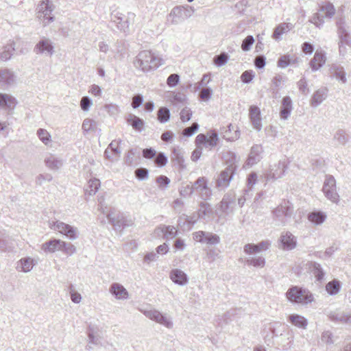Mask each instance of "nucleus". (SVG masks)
Segmentation results:
<instances>
[{"instance_id": "1", "label": "nucleus", "mask_w": 351, "mask_h": 351, "mask_svg": "<svg viewBox=\"0 0 351 351\" xmlns=\"http://www.w3.org/2000/svg\"><path fill=\"white\" fill-rule=\"evenodd\" d=\"M133 63L137 69L149 72L162 65L163 60L151 51L143 50L138 53Z\"/></svg>"}, {"instance_id": "2", "label": "nucleus", "mask_w": 351, "mask_h": 351, "mask_svg": "<svg viewBox=\"0 0 351 351\" xmlns=\"http://www.w3.org/2000/svg\"><path fill=\"white\" fill-rule=\"evenodd\" d=\"M229 158L227 160V167L221 171L217 180V185L218 187L226 188L229 186L230 182L233 178L237 171V165H236V155L234 152H227Z\"/></svg>"}, {"instance_id": "3", "label": "nucleus", "mask_w": 351, "mask_h": 351, "mask_svg": "<svg viewBox=\"0 0 351 351\" xmlns=\"http://www.w3.org/2000/svg\"><path fill=\"white\" fill-rule=\"evenodd\" d=\"M293 207L289 201L284 200L280 205L272 210V217L277 225L285 226L288 219H291Z\"/></svg>"}, {"instance_id": "4", "label": "nucleus", "mask_w": 351, "mask_h": 351, "mask_svg": "<svg viewBox=\"0 0 351 351\" xmlns=\"http://www.w3.org/2000/svg\"><path fill=\"white\" fill-rule=\"evenodd\" d=\"M322 191L328 199L333 203H338L339 195L337 192L336 180L333 176L326 175Z\"/></svg>"}, {"instance_id": "5", "label": "nucleus", "mask_w": 351, "mask_h": 351, "mask_svg": "<svg viewBox=\"0 0 351 351\" xmlns=\"http://www.w3.org/2000/svg\"><path fill=\"white\" fill-rule=\"evenodd\" d=\"M286 295L291 302H295L302 304H307L313 300V297L311 294H306L304 291L297 287H290Z\"/></svg>"}, {"instance_id": "6", "label": "nucleus", "mask_w": 351, "mask_h": 351, "mask_svg": "<svg viewBox=\"0 0 351 351\" xmlns=\"http://www.w3.org/2000/svg\"><path fill=\"white\" fill-rule=\"evenodd\" d=\"M49 226L51 229L57 230L62 234L65 235L70 240L73 241L78 237L77 229L62 221H52L49 222Z\"/></svg>"}, {"instance_id": "7", "label": "nucleus", "mask_w": 351, "mask_h": 351, "mask_svg": "<svg viewBox=\"0 0 351 351\" xmlns=\"http://www.w3.org/2000/svg\"><path fill=\"white\" fill-rule=\"evenodd\" d=\"M193 10L189 5L176 6L169 14V21L171 22H179L186 20L193 14Z\"/></svg>"}, {"instance_id": "8", "label": "nucleus", "mask_w": 351, "mask_h": 351, "mask_svg": "<svg viewBox=\"0 0 351 351\" xmlns=\"http://www.w3.org/2000/svg\"><path fill=\"white\" fill-rule=\"evenodd\" d=\"M143 314L149 319L154 321L168 328L173 327V322L171 319L156 309L145 310Z\"/></svg>"}, {"instance_id": "9", "label": "nucleus", "mask_w": 351, "mask_h": 351, "mask_svg": "<svg viewBox=\"0 0 351 351\" xmlns=\"http://www.w3.org/2000/svg\"><path fill=\"white\" fill-rule=\"evenodd\" d=\"M53 10L52 3L49 0H43L38 5L37 18L40 21H52L53 16H52V11Z\"/></svg>"}, {"instance_id": "10", "label": "nucleus", "mask_w": 351, "mask_h": 351, "mask_svg": "<svg viewBox=\"0 0 351 351\" xmlns=\"http://www.w3.org/2000/svg\"><path fill=\"white\" fill-rule=\"evenodd\" d=\"M297 245V238L290 232H282L278 241V246L283 250H292Z\"/></svg>"}, {"instance_id": "11", "label": "nucleus", "mask_w": 351, "mask_h": 351, "mask_svg": "<svg viewBox=\"0 0 351 351\" xmlns=\"http://www.w3.org/2000/svg\"><path fill=\"white\" fill-rule=\"evenodd\" d=\"M191 186L194 192L198 193L204 200L209 199L212 195V191L208 186V181L205 177H199Z\"/></svg>"}, {"instance_id": "12", "label": "nucleus", "mask_w": 351, "mask_h": 351, "mask_svg": "<svg viewBox=\"0 0 351 351\" xmlns=\"http://www.w3.org/2000/svg\"><path fill=\"white\" fill-rule=\"evenodd\" d=\"M343 25L344 23H339L337 29L338 36L339 38V54L341 56H344L346 53V45H350L351 43V37L350 36V33L348 32Z\"/></svg>"}, {"instance_id": "13", "label": "nucleus", "mask_w": 351, "mask_h": 351, "mask_svg": "<svg viewBox=\"0 0 351 351\" xmlns=\"http://www.w3.org/2000/svg\"><path fill=\"white\" fill-rule=\"evenodd\" d=\"M34 51L36 54H45L51 56L54 53V46L50 39L43 37L35 45Z\"/></svg>"}, {"instance_id": "14", "label": "nucleus", "mask_w": 351, "mask_h": 351, "mask_svg": "<svg viewBox=\"0 0 351 351\" xmlns=\"http://www.w3.org/2000/svg\"><path fill=\"white\" fill-rule=\"evenodd\" d=\"M328 317L330 320L341 324H347L351 323V311L348 312H344L339 309H336L335 311H330Z\"/></svg>"}, {"instance_id": "15", "label": "nucleus", "mask_w": 351, "mask_h": 351, "mask_svg": "<svg viewBox=\"0 0 351 351\" xmlns=\"http://www.w3.org/2000/svg\"><path fill=\"white\" fill-rule=\"evenodd\" d=\"M249 117L253 125V128L261 131L262 129V119L261 117V110L257 106H251L249 109Z\"/></svg>"}, {"instance_id": "16", "label": "nucleus", "mask_w": 351, "mask_h": 351, "mask_svg": "<svg viewBox=\"0 0 351 351\" xmlns=\"http://www.w3.org/2000/svg\"><path fill=\"white\" fill-rule=\"evenodd\" d=\"M234 204V197L231 194H226L220 202L219 208L223 214L228 215L233 212Z\"/></svg>"}, {"instance_id": "17", "label": "nucleus", "mask_w": 351, "mask_h": 351, "mask_svg": "<svg viewBox=\"0 0 351 351\" xmlns=\"http://www.w3.org/2000/svg\"><path fill=\"white\" fill-rule=\"evenodd\" d=\"M293 110L292 100L289 96L282 98L280 108V117L281 119L287 120L290 116Z\"/></svg>"}, {"instance_id": "18", "label": "nucleus", "mask_w": 351, "mask_h": 351, "mask_svg": "<svg viewBox=\"0 0 351 351\" xmlns=\"http://www.w3.org/2000/svg\"><path fill=\"white\" fill-rule=\"evenodd\" d=\"M287 169L285 161H279L278 163L272 167L270 173L267 175V180H277L282 178Z\"/></svg>"}, {"instance_id": "19", "label": "nucleus", "mask_w": 351, "mask_h": 351, "mask_svg": "<svg viewBox=\"0 0 351 351\" xmlns=\"http://www.w3.org/2000/svg\"><path fill=\"white\" fill-rule=\"evenodd\" d=\"M170 278L175 284L180 286L186 285L189 282L186 274L179 269H174L171 271Z\"/></svg>"}, {"instance_id": "20", "label": "nucleus", "mask_w": 351, "mask_h": 351, "mask_svg": "<svg viewBox=\"0 0 351 351\" xmlns=\"http://www.w3.org/2000/svg\"><path fill=\"white\" fill-rule=\"evenodd\" d=\"M110 293L118 300L126 299L128 297V292L121 284L114 282L110 287Z\"/></svg>"}, {"instance_id": "21", "label": "nucleus", "mask_w": 351, "mask_h": 351, "mask_svg": "<svg viewBox=\"0 0 351 351\" xmlns=\"http://www.w3.org/2000/svg\"><path fill=\"white\" fill-rule=\"evenodd\" d=\"M308 268L314 275L317 282H322L324 280L326 273L319 263L311 261L308 263Z\"/></svg>"}, {"instance_id": "22", "label": "nucleus", "mask_w": 351, "mask_h": 351, "mask_svg": "<svg viewBox=\"0 0 351 351\" xmlns=\"http://www.w3.org/2000/svg\"><path fill=\"white\" fill-rule=\"evenodd\" d=\"M330 75L332 77H335L337 80L342 83H346L347 81L346 77V72L343 66L339 64H333L329 69Z\"/></svg>"}, {"instance_id": "23", "label": "nucleus", "mask_w": 351, "mask_h": 351, "mask_svg": "<svg viewBox=\"0 0 351 351\" xmlns=\"http://www.w3.org/2000/svg\"><path fill=\"white\" fill-rule=\"evenodd\" d=\"M122 214L117 213L115 214L114 212L111 211L107 215V219L108 222L114 227L116 230H121L124 228V225H123V219H122Z\"/></svg>"}, {"instance_id": "24", "label": "nucleus", "mask_w": 351, "mask_h": 351, "mask_svg": "<svg viewBox=\"0 0 351 351\" xmlns=\"http://www.w3.org/2000/svg\"><path fill=\"white\" fill-rule=\"evenodd\" d=\"M326 62L325 54L321 51H316L310 61V66L313 71L319 70Z\"/></svg>"}, {"instance_id": "25", "label": "nucleus", "mask_w": 351, "mask_h": 351, "mask_svg": "<svg viewBox=\"0 0 351 351\" xmlns=\"http://www.w3.org/2000/svg\"><path fill=\"white\" fill-rule=\"evenodd\" d=\"M125 119L127 123L136 131L141 132L144 130L145 121L140 117L133 114H129Z\"/></svg>"}, {"instance_id": "26", "label": "nucleus", "mask_w": 351, "mask_h": 351, "mask_svg": "<svg viewBox=\"0 0 351 351\" xmlns=\"http://www.w3.org/2000/svg\"><path fill=\"white\" fill-rule=\"evenodd\" d=\"M319 14L321 17L330 19L335 14V8L333 4L328 1H324L319 5Z\"/></svg>"}, {"instance_id": "27", "label": "nucleus", "mask_w": 351, "mask_h": 351, "mask_svg": "<svg viewBox=\"0 0 351 351\" xmlns=\"http://www.w3.org/2000/svg\"><path fill=\"white\" fill-rule=\"evenodd\" d=\"M60 239H51L42 244L41 250L46 253H53L56 251H60Z\"/></svg>"}, {"instance_id": "28", "label": "nucleus", "mask_w": 351, "mask_h": 351, "mask_svg": "<svg viewBox=\"0 0 351 351\" xmlns=\"http://www.w3.org/2000/svg\"><path fill=\"white\" fill-rule=\"evenodd\" d=\"M16 104L17 101L14 97L5 93H0V107L14 109Z\"/></svg>"}, {"instance_id": "29", "label": "nucleus", "mask_w": 351, "mask_h": 351, "mask_svg": "<svg viewBox=\"0 0 351 351\" xmlns=\"http://www.w3.org/2000/svg\"><path fill=\"white\" fill-rule=\"evenodd\" d=\"M14 82V75L10 69L5 68L0 70V84L10 85Z\"/></svg>"}, {"instance_id": "30", "label": "nucleus", "mask_w": 351, "mask_h": 351, "mask_svg": "<svg viewBox=\"0 0 351 351\" xmlns=\"http://www.w3.org/2000/svg\"><path fill=\"white\" fill-rule=\"evenodd\" d=\"M140 149L137 148L129 149L125 157V163L128 166H132L134 163H137V160L140 158Z\"/></svg>"}, {"instance_id": "31", "label": "nucleus", "mask_w": 351, "mask_h": 351, "mask_svg": "<svg viewBox=\"0 0 351 351\" xmlns=\"http://www.w3.org/2000/svg\"><path fill=\"white\" fill-rule=\"evenodd\" d=\"M293 27V23H280L274 29L272 38L275 40H280L281 36L286 32H289Z\"/></svg>"}, {"instance_id": "32", "label": "nucleus", "mask_w": 351, "mask_h": 351, "mask_svg": "<svg viewBox=\"0 0 351 351\" xmlns=\"http://www.w3.org/2000/svg\"><path fill=\"white\" fill-rule=\"evenodd\" d=\"M289 321L293 325L305 329L308 324L307 319L300 315L298 314H292L289 316Z\"/></svg>"}, {"instance_id": "33", "label": "nucleus", "mask_w": 351, "mask_h": 351, "mask_svg": "<svg viewBox=\"0 0 351 351\" xmlns=\"http://www.w3.org/2000/svg\"><path fill=\"white\" fill-rule=\"evenodd\" d=\"M199 206V209L197 211V213L201 219L204 218L206 216H212L214 214L213 209L209 203L206 202H201Z\"/></svg>"}, {"instance_id": "34", "label": "nucleus", "mask_w": 351, "mask_h": 351, "mask_svg": "<svg viewBox=\"0 0 351 351\" xmlns=\"http://www.w3.org/2000/svg\"><path fill=\"white\" fill-rule=\"evenodd\" d=\"M326 88H321L316 90L311 98V106L316 107L319 106L326 97Z\"/></svg>"}, {"instance_id": "35", "label": "nucleus", "mask_w": 351, "mask_h": 351, "mask_svg": "<svg viewBox=\"0 0 351 351\" xmlns=\"http://www.w3.org/2000/svg\"><path fill=\"white\" fill-rule=\"evenodd\" d=\"M326 218V215L322 211H313L308 213V220L315 225L322 224Z\"/></svg>"}, {"instance_id": "36", "label": "nucleus", "mask_w": 351, "mask_h": 351, "mask_svg": "<svg viewBox=\"0 0 351 351\" xmlns=\"http://www.w3.org/2000/svg\"><path fill=\"white\" fill-rule=\"evenodd\" d=\"M341 283L339 280L334 279L326 285V290L330 295H337L341 290Z\"/></svg>"}, {"instance_id": "37", "label": "nucleus", "mask_w": 351, "mask_h": 351, "mask_svg": "<svg viewBox=\"0 0 351 351\" xmlns=\"http://www.w3.org/2000/svg\"><path fill=\"white\" fill-rule=\"evenodd\" d=\"M244 264L254 267L263 268L265 265V259L263 256L249 257L245 258Z\"/></svg>"}, {"instance_id": "38", "label": "nucleus", "mask_w": 351, "mask_h": 351, "mask_svg": "<svg viewBox=\"0 0 351 351\" xmlns=\"http://www.w3.org/2000/svg\"><path fill=\"white\" fill-rule=\"evenodd\" d=\"M100 187V180L97 178L90 179L88 186L85 189V194L88 195H94Z\"/></svg>"}, {"instance_id": "39", "label": "nucleus", "mask_w": 351, "mask_h": 351, "mask_svg": "<svg viewBox=\"0 0 351 351\" xmlns=\"http://www.w3.org/2000/svg\"><path fill=\"white\" fill-rule=\"evenodd\" d=\"M34 265V259L27 257L21 258L19 261L17 267L20 268L21 271L28 272L32 269Z\"/></svg>"}, {"instance_id": "40", "label": "nucleus", "mask_w": 351, "mask_h": 351, "mask_svg": "<svg viewBox=\"0 0 351 351\" xmlns=\"http://www.w3.org/2000/svg\"><path fill=\"white\" fill-rule=\"evenodd\" d=\"M158 229L160 230L161 232H162L164 235V237L167 239H173L177 236V230L173 226L163 225Z\"/></svg>"}, {"instance_id": "41", "label": "nucleus", "mask_w": 351, "mask_h": 351, "mask_svg": "<svg viewBox=\"0 0 351 351\" xmlns=\"http://www.w3.org/2000/svg\"><path fill=\"white\" fill-rule=\"evenodd\" d=\"M45 163L47 167L53 170L58 169L62 165V160L53 156L45 158Z\"/></svg>"}, {"instance_id": "42", "label": "nucleus", "mask_w": 351, "mask_h": 351, "mask_svg": "<svg viewBox=\"0 0 351 351\" xmlns=\"http://www.w3.org/2000/svg\"><path fill=\"white\" fill-rule=\"evenodd\" d=\"M157 119L161 123H167L170 119V111L167 107H160L157 112Z\"/></svg>"}, {"instance_id": "43", "label": "nucleus", "mask_w": 351, "mask_h": 351, "mask_svg": "<svg viewBox=\"0 0 351 351\" xmlns=\"http://www.w3.org/2000/svg\"><path fill=\"white\" fill-rule=\"evenodd\" d=\"M109 28L115 33L123 32L128 34L130 32L128 23H110Z\"/></svg>"}, {"instance_id": "44", "label": "nucleus", "mask_w": 351, "mask_h": 351, "mask_svg": "<svg viewBox=\"0 0 351 351\" xmlns=\"http://www.w3.org/2000/svg\"><path fill=\"white\" fill-rule=\"evenodd\" d=\"M230 56L226 52H221L219 55H216L213 58V63L217 66L220 67L225 65L229 60Z\"/></svg>"}, {"instance_id": "45", "label": "nucleus", "mask_w": 351, "mask_h": 351, "mask_svg": "<svg viewBox=\"0 0 351 351\" xmlns=\"http://www.w3.org/2000/svg\"><path fill=\"white\" fill-rule=\"evenodd\" d=\"M59 249L60 251L70 256L75 254L76 252V247L72 243L62 240H60Z\"/></svg>"}, {"instance_id": "46", "label": "nucleus", "mask_w": 351, "mask_h": 351, "mask_svg": "<svg viewBox=\"0 0 351 351\" xmlns=\"http://www.w3.org/2000/svg\"><path fill=\"white\" fill-rule=\"evenodd\" d=\"M14 49V43H12L4 47L3 51L0 53V59L3 61L8 60L12 56Z\"/></svg>"}, {"instance_id": "47", "label": "nucleus", "mask_w": 351, "mask_h": 351, "mask_svg": "<svg viewBox=\"0 0 351 351\" xmlns=\"http://www.w3.org/2000/svg\"><path fill=\"white\" fill-rule=\"evenodd\" d=\"M172 154L173 156L171 159L175 161V162L178 165L181 169H184L185 167V165H184V159L181 150L173 148Z\"/></svg>"}, {"instance_id": "48", "label": "nucleus", "mask_w": 351, "mask_h": 351, "mask_svg": "<svg viewBox=\"0 0 351 351\" xmlns=\"http://www.w3.org/2000/svg\"><path fill=\"white\" fill-rule=\"evenodd\" d=\"M296 62V60H293L290 55H284L278 58L277 64L278 67L286 68L292 64H295Z\"/></svg>"}, {"instance_id": "49", "label": "nucleus", "mask_w": 351, "mask_h": 351, "mask_svg": "<svg viewBox=\"0 0 351 351\" xmlns=\"http://www.w3.org/2000/svg\"><path fill=\"white\" fill-rule=\"evenodd\" d=\"M219 141V136L218 134L214 131L211 130L208 132V136H207V141L206 142V147H215L217 144V142Z\"/></svg>"}, {"instance_id": "50", "label": "nucleus", "mask_w": 351, "mask_h": 351, "mask_svg": "<svg viewBox=\"0 0 351 351\" xmlns=\"http://www.w3.org/2000/svg\"><path fill=\"white\" fill-rule=\"evenodd\" d=\"M334 139L340 145H345L349 140V135L343 130H338L334 135Z\"/></svg>"}, {"instance_id": "51", "label": "nucleus", "mask_w": 351, "mask_h": 351, "mask_svg": "<svg viewBox=\"0 0 351 351\" xmlns=\"http://www.w3.org/2000/svg\"><path fill=\"white\" fill-rule=\"evenodd\" d=\"M257 174L256 172H251L247 178V188L244 190L245 195H247L248 192L252 191V187L257 182Z\"/></svg>"}, {"instance_id": "52", "label": "nucleus", "mask_w": 351, "mask_h": 351, "mask_svg": "<svg viewBox=\"0 0 351 351\" xmlns=\"http://www.w3.org/2000/svg\"><path fill=\"white\" fill-rule=\"evenodd\" d=\"M97 123L90 119H85L82 123V128L84 133H88L90 131H93L96 128Z\"/></svg>"}, {"instance_id": "53", "label": "nucleus", "mask_w": 351, "mask_h": 351, "mask_svg": "<svg viewBox=\"0 0 351 351\" xmlns=\"http://www.w3.org/2000/svg\"><path fill=\"white\" fill-rule=\"evenodd\" d=\"M206 234L204 243L208 245H217L219 243L220 238L217 234L209 232H206Z\"/></svg>"}, {"instance_id": "54", "label": "nucleus", "mask_w": 351, "mask_h": 351, "mask_svg": "<svg viewBox=\"0 0 351 351\" xmlns=\"http://www.w3.org/2000/svg\"><path fill=\"white\" fill-rule=\"evenodd\" d=\"M37 135L39 139L45 145H48L51 141L49 133L45 129L40 128L37 130Z\"/></svg>"}, {"instance_id": "55", "label": "nucleus", "mask_w": 351, "mask_h": 351, "mask_svg": "<svg viewBox=\"0 0 351 351\" xmlns=\"http://www.w3.org/2000/svg\"><path fill=\"white\" fill-rule=\"evenodd\" d=\"M194 193V189L190 184L182 185L179 188V193L183 197H189Z\"/></svg>"}, {"instance_id": "56", "label": "nucleus", "mask_w": 351, "mask_h": 351, "mask_svg": "<svg viewBox=\"0 0 351 351\" xmlns=\"http://www.w3.org/2000/svg\"><path fill=\"white\" fill-rule=\"evenodd\" d=\"M199 124L196 122L193 123L190 127L186 128L182 132V136L186 137L192 136L199 129Z\"/></svg>"}, {"instance_id": "57", "label": "nucleus", "mask_w": 351, "mask_h": 351, "mask_svg": "<svg viewBox=\"0 0 351 351\" xmlns=\"http://www.w3.org/2000/svg\"><path fill=\"white\" fill-rule=\"evenodd\" d=\"M92 105H93V101L89 97H88V96L82 97V98L81 99V101H80V107L83 111H84V112L88 111Z\"/></svg>"}, {"instance_id": "58", "label": "nucleus", "mask_w": 351, "mask_h": 351, "mask_svg": "<svg viewBox=\"0 0 351 351\" xmlns=\"http://www.w3.org/2000/svg\"><path fill=\"white\" fill-rule=\"evenodd\" d=\"M149 171L146 168L141 167L135 170V176L138 180H145L148 178Z\"/></svg>"}, {"instance_id": "59", "label": "nucleus", "mask_w": 351, "mask_h": 351, "mask_svg": "<svg viewBox=\"0 0 351 351\" xmlns=\"http://www.w3.org/2000/svg\"><path fill=\"white\" fill-rule=\"evenodd\" d=\"M254 43V38L252 36H247L243 40L241 45V49L243 51H248Z\"/></svg>"}, {"instance_id": "60", "label": "nucleus", "mask_w": 351, "mask_h": 351, "mask_svg": "<svg viewBox=\"0 0 351 351\" xmlns=\"http://www.w3.org/2000/svg\"><path fill=\"white\" fill-rule=\"evenodd\" d=\"M213 95V90L210 87H205L200 90L199 96L202 101H208Z\"/></svg>"}, {"instance_id": "61", "label": "nucleus", "mask_w": 351, "mask_h": 351, "mask_svg": "<svg viewBox=\"0 0 351 351\" xmlns=\"http://www.w3.org/2000/svg\"><path fill=\"white\" fill-rule=\"evenodd\" d=\"M254 72L252 70H247L241 75V80L243 83H250L254 77Z\"/></svg>"}, {"instance_id": "62", "label": "nucleus", "mask_w": 351, "mask_h": 351, "mask_svg": "<svg viewBox=\"0 0 351 351\" xmlns=\"http://www.w3.org/2000/svg\"><path fill=\"white\" fill-rule=\"evenodd\" d=\"M154 158L156 164L160 167L165 166L168 160L167 157L162 152H160L158 155L156 154Z\"/></svg>"}, {"instance_id": "63", "label": "nucleus", "mask_w": 351, "mask_h": 351, "mask_svg": "<svg viewBox=\"0 0 351 351\" xmlns=\"http://www.w3.org/2000/svg\"><path fill=\"white\" fill-rule=\"evenodd\" d=\"M254 64L256 69H262L266 64V58L263 55L257 56L254 60Z\"/></svg>"}, {"instance_id": "64", "label": "nucleus", "mask_w": 351, "mask_h": 351, "mask_svg": "<svg viewBox=\"0 0 351 351\" xmlns=\"http://www.w3.org/2000/svg\"><path fill=\"white\" fill-rule=\"evenodd\" d=\"M180 82V75L177 73L171 74L167 80V84L169 87L176 86Z\"/></svg>"}]
</instances>
